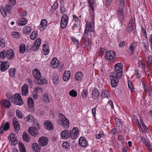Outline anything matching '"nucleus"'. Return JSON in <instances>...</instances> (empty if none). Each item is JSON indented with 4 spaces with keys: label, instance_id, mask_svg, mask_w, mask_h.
<instances>
[{
    "label": "nucleus",
    "instance_id": "f257e3e1",
    "mask_svg": "<svg viewBox=\"0 0 152 152\" xmlns=\"http://www.w3.org/2000/svg\"><path fill=\"white\" fill-rule=\"evenodd\" d=\"M15 55L14 50L11 49L4 50L0 53V58L2 59L7 58L11 60L14 58Z\"/></svg>",
    "mask_w": 152,
    "mask_h": 152
},
{
    "label": "nucleus",
    "instance_id": "f03ea898",
    "mask_svg": "<svg viewBox=\"0 0 152 152\" xmlns=\"http://www.w3.org/2000/svg\"><path fill=\"white\" fill-rule=\"evenodd\" d=\"M57 122L65 129H67L69 128V121L62 114H60L59 118L57 120Z\"/></svg>",
    "mask_w": 152,
    "mask_h": 152
},
{
    "label": "nucleus",
    "instance_id": "7ed1b4c3",
    "mask_svg": "<svg viewBox=\"0 0 152 152\" xmlns=\"http://www.w3.org/2000/svg\"><path fill=\"white\" fill-rule=\"evenodd\" d=\"M119 75L116 74H111L110 75V79L111 80V84L112 87L115 88L118 83V79L121 77Z\"/></svg>",
    "mask_w": 152,
    "mask_h": 152
},
{
    "label": "nucleus",
    "instance_id": "20e7f679",
    "mask_svg": "<svg viewBox=\"0 0 152 152\" xmlns=\"http://www.w3.org/2000/svg\"><path fill=\"white\" fill-rule=\"evenodd\" d=\"M116 53L113 50L108 51L106 52L104 56L105 59L110 62L114 61L115 60Z\"/></svg>",
    "mask_w": 152,
    "mask_h": 152
},
{
    "label": "nucleus",
    "instance_id": "39448f33",
    "mask_svg": "<svg viewBox=\"0 0 152 152\" xmlns=\"http://www.w3.org/2000/svg\"><path fill=\"white\" fill-rule=\"evenodd\" d=\"M79 133L78 128L76 127H74L70 131V137L73 140L76 139L79 137Z\"/></svg>",
    "mask_w": 152,
    "mask_h": 152
},
{
    "label": "nucleus",
    "instance_id": "423d86ee",
    "mask_svg": "<svg viewBox=\"0 0 152 152\" xmlns=\"http://www.w3.org/2000/svg\"><path fill=\"white\" fill-rule=\"evenodd\" d=\"M122 68V64L121 63H117L114 66L115 72L113 73L119 75L120 76H121L123 74Z\"/></svg>",
    "mask_w": 152,
    "mask_h": 152
},
{
    "label": "nucleus",
    "instance_id": "0eeeda50",
    "mask_svg": "<svg viewBox=\"0 0 152 152\" xmlns=\"http://www.w3.org/2000/svg\"><path fill=\"white\" fill-rule=\"evenodd\" d=\"M14 102L16 105H22L23 104L20 95L19 93H16L13 99Z\"/></svg>",
    "mask_w": 152,
    "mask_h": 152
},
{
    "label": "nucleus",
    "instance_id": "6e6552de",
    "mask_svg": "<svg viewBox=\"0 0 152 152\" xmlns=\"http://www.w3.org/2000/svg\"><path fill=\"white\" fill-rule=\"evenodd\" d=\"M99 94L98 89L96 88H94L92 91V93L91 94L90 98L91 100L93 101L95 100L98 99Z\"/></svg>",
    "mask_w": 152,
    "mask_h": 152
},
{
    "label": "nucleus",
    "instance_id": "1a4fd4ad",
    "mask_svg": "<svg viewBox=\"0 0 152 152\" xmlns=\"http://www.w3.org/2000/svg\"><path fill=\"white\" fill-rule=\"evenodd\" d=\"M49 141L48 139L46 137L42 136L39 138L38 139L39 145L42 146H45L47 145Z\"/></svg>",
    "mask_w": 152,
    "mask_h": 152
},
{
    "label": "nucleus",
    "instance_id": "9d476101",
    "mask_svg": "<svg viewBox=\"0 0 152 152\" xmlns=\"http://www.w3.org/2000/svg\"><path fill=\"white\" fill-rule=\"evenodd\" d=\"M10 66V63L7 61H0V70L2 72L7 70Z\"/></svg>",
    "mask_w": 152,
    "mask_h": 152
},
{
    "label": "nucleus",
    "instance_id": "9b49d317",
    "mask_svg": "<svg viewBox=\"0 0 152 152\" xmlns=\"http://www.w3.org/2000/svg\"><path fill=\"white\" fill-rule=\"evenodd\" d=\"M1 106L4 108L9 109L11 106L10 102L6 99H3L0 102Z\"/></svg>",
    "mask_w": 152,
    "mask_h": 152
},
{
    "label": "nucleus",
    "instance_id": "f8f14e48",
    "mask_svg": "<svg viewBox=\"0 0 152 152\" xmlns=\"http://www.w3.org/2000/svg\"><path fill=\"white\" fill-rule=\"evenodd\" d=\"M12 124L13 127L15 129V132L17 133L19 131L20 129V125L17 121L16 118H13L12 119Z\"/></svg>",
    "mask_w": 152,
    "mask_h": 152
},
{
    "label": "nucleus",
    "instance_id": "ddd939ff",
    "mask_svg": "<svg viewBox=\"0 0 152 152\" xmlns=\"http://www.w3.org/2000/svg\"><path fill=\"white\" fill-rule=\"evenodd\" d=\"M32 74L34 77L37 80H39L41 78L42 75L39 70L36 68L32 70Z\"/></svg>",
    "mask_w": 152,
    "mask_h": 152
},
{
    "label": "nucleus",
    "instance_id": "4468645a",
    "mask_svg": "<svg viewBox=\"0 0 152 152\" xmlns=\"http://www.w3.org/2000/svg\"><path fill=\"white\" fill-rule=\"evenodd\" d=\"M41 44V39L40 38H37L32 47V49L34 51H37L39 49Z\"/></svg>",
    "mask_w": 152,
    "mask_h": 152
},
{
    "label": "nucleus",
    "instance_id": "2eb2a0df",
    "mask_svg": "<svg viewBox=\"0 0 152 152\" xmlns=\"http://www.w3.org/2000/svg\"><path fill=\"white\" fill-rule=\"evenodd\" d=\"M44 126L45 129L48 130H52L54 127L53 123L49 120H46L45 121Z\"/></svg>",
    "mask_w": 152,
    "mask_h": 152
},
{
    "label": "nucleus",
    "instance_id": "dca6fc26",
    "mask_svg": "<svg viewBox=\"0 0 152 152\" xmlns=\"http://www.w3.org/2000/svg\"><path fill=\"white\" fill-rule=\"evenodd\" d=\"M124 7H120L117 12L120 20L121 22L123 23L124 21V15L123 14V9Z\"/></svg>",
    "mask_w": 152,
    "mask_h": 152
},
{
    "label": "nucleus",
    "instance_id": "f3484780",
    "mask_svg": "<svg viewBox=\"0 0 152 152\" xmlns=\"http://www.w3.org/2000/svg\"><path fill=\"white\" fill-rule=\"evenodd\" d=\"M79 144L81 147H86L88 145V143L85 138L84 137H80L79 140Z\"/></svg>",
    "mask_w": 152,
    "mask_h": 152
},
{
    "label": "nucleus",
    "instance_id": "a211bd4d",
    "mask_svg": "<svg viewBox=\"0 0 152 152\" xmlns=\"http://www.w3.org/2000/svg\"><path fill=\"white\" fill-rule=\"evenodd\" d=\"M28 131L34 137H36L39 134L37 129L35 127H30Z\"/></svg>",
    "mask_w": 152,
    "mask_h": 152
},
{
    "label": "nucleus",
    "instance_id": "6ab92c4d",
    "mask_svg": "<svg viewBox=\"0 0 152 152\" xmlns=\"http://www.w3.org/2000/svg\"><path fill=\"white\" fill-rule=\"evenodd\" d=\"M21 94L23 96H26L28 93V86L24 84L21 88Z\"/></svg>",
    "mask_w": 152,
    "mask_h": 152
},
{
    "label": "nucleus",
    "instance_id": "aec40b11",
    "mask_svg": "<svg viewBox=\"0 0 152 152\" xmlns=\"http://www.w3.org/2000/svg\"><path fill=\"white\" fill-rule=\"evenodd\" d=\"M70 131L65 129L61 133V137L63 139H66L70 137Z\"/></svg>",
    "mask_w": 152,
    "mask_h": 152
},
{
    "label": "nucleus",
    "instance_id": "412c9836",
    "mask_svg": "<svg viewBox=\"0 0 152 152\" xmlns=\"http://www.w3.org/2000/svg\"><path fill=\"white\" fill-rule=\"evenodd\" d=\"M24 119L26 122H30L33 124H35L36 120L32 115H28L24 118Z\"/></svg>",
    "mask_w": 152,
    "mask_h": 152
},
{
    "label": "nucleus",
    "instance_id": "4be33fe9",
    "mask_svg": "<svg viewBox=\"0 0 152 152\" xmlns=\"http://www.w3.org/2000/svg\"><path fill=\"white\" fill-rule=\"evenodd\" d=\"M59 61L57 60L56 57L54 58L51 62V65L52 67L53 68H56L59 66Z\"/></svg>",
    "mask_w": 152,
    "mask_h": 152
},
{
    "label": "nucleus",
    "instance_id": "5701e85b",
    "mask_svg": "<svg viewBox=\"0 0 152 152\" xmlns=\"http://www.w3.org/2000/svg\"><path fill=\"white\" fill-rule=\"evenodd\" d=\"M146 65L149 71L150 70V66H152V56L149 55L146 60Z\"/></svg>",
    "mask_w": 152,
    "mask_h": 152
},
{
    "label": "nucleus",
    "instance_id": "b1692460",
    "mask_svg": "<svg viewBox=\"0 0 152 152\" xmlns=\"http://www.w3.org/2000/svg\"><path fill=\"white\" fill-rule=\"evenodd\" d=\"M83 76V73L80 72H78L75 75V80H77L79 81H81Z\"/></svg>",
    "mask_w": 152,
    "mask_h": 152
},
{
    "label": "nucleus",
    "instance_id": "393cba45",
    "mask_svg": "<svg viewBox=\"0 0 152 152\" xmlns=\"http://www.w3.org/2000/svg\"><path fill=\"white\" fill-rule=\"evenodd\" d=\"M33 150L35 152H39L41 150V147L37 143H34L31 145Z\"/></svg>",
    "mask_w": 152,
    "mask_h": 152
},
{
    "label": "nucleus",
    "instance_id": "a878e982",
    "mask_svg": "<svg viewBox=\"0 0 152 152\" xmlns=\"http://www.w3.org/2000/svg\"><path fill=\"white\" fill-rule=\"evenodd\" d=\"M23 140L27 142H29L30 141V136L26 132H24L22 134Z\"/></svg>",
    "mask_w": 152,
    "mask_h": 152
},
{
    "label": "nucleus",
    "instance_id": "bb28decb",
    "mask_svg": "<svg viewBox=\"0 0 152 152\" xmlns=\"http://www.w3.org/2000/svg\"><path fill=\"white\" fill-rule=\"evenodd\" d=\"M70 72L69 70H66L65 72L63 77L64 81H66L68 80L70 77Z\"/></svg>",
    "mask_w": 152,
    "mask_h": 152
},
{
    "label": "nucleus",
    "instance_id": "cd10ccee",
    "mask_svg": "<svg viewBox=\"0 0 152 152\" xmlns=\"http://www.w3.org/2000/svg\"><path fill=\"white\" fill-rule=\"evenodd\" d=\"M8 138L10 142H15L17 141L16 135L14 134L10 133L8 136Z\"/></svg>",
    "mask_w": 152,
    "mask_h": 152
},
{
    "label": "nucleus",
    "instance_id": "c85d7f7f",
    "mask_svg": "<svg viewBox=\"0 0 152 152\" xmlns=\"http://www.w3.org/2000/svg\"><path fill=\"white\" fill-rule=\"evenodd\" d=\"M42 50L44 54L46 55L49 53V49L48 46L46 44H43L42 45Z\"/></svg>",
    "mask_w": 152,
    "mask_h": 152
},
{
    "label": "nucleus",
    "instance_id": "c756f323",
    "mask_svg": "<svg viewBox=\"0 0 152 152\" xmlns=\"http://www.w3.org/2000/svg\"><path fill=\"white\" fill-rule=\"evenodd\" d=\"M110 96L109 91L107 90H104L102 91L101 93V96L103 98H108Z\"/></svg>",
    "mask_w": 152,
    "mask_h": 152
},
{
    "label": "nucleus",
    "instance_id": "7c9ffc66",
    "mask_svg": "<svg viewBox=\"0 0 152 152\" xmlns=\"http://www.w3.org/2000/svg\"><path fill=\"white\" fill-rule=\"evenodd\" d=\"M137 43L136 42H134L130 45L129 46V50L132 54L134 53V49L137 47Z\"/></svg>",
    "mask_w": 152,
    "mask_h": 152
},
{
    "label": "nucleus",
    "instance_id": "2f4dec72",
    "mask_svg": "<svg viewBox=\"0 0 152 152\" xmlns=\"http://www.w3.org/2000/svg\"><path fill=\"white\" fill-rule=\"evenodd\" d=\"M27 103L28 106L30 108H33L34 103L33 99L31 97H28L27 99Z\"/></svg>",
    "mask_w": 152,
    "mask_h": 152
},
{
    "label": "nucleus",
    "instance_id": "473e14b6",
    "mask_svg": "<svg viewBox=\"0 0 152 152\" xmlns=\"http://www.w3.org/2000/svg\"><path fill=\"white\" fill-rule=\"evenodd\" d=\"M26 50V46L24 44H21L19 46V53L21 54L24 53Z\"/></svg>",
    "mask_w": 152,
    "mask_h": 152
},
{
    "label": "nucleus",
    "instance_id": "72a5a7b5",
    "mask_svg": "<svg viewBox=\"0 0 152 152\" xmlns=\"http://www.w3.org/2000/svg\"><path fill=\"white\" fill-rule=\"evenodd\" d=\"M88 90L85 88L83 89L81 92V95L82 98L83 99L86 98L88 95Z\"/></svg>",
    "mask_w": 152,
    "mask_h": 152
},
{
    "label": "nucleus",
    "instance_id": "f704fd0d",
    "mask_svg": "<svg viewBox=\"0 0 152 152\" xmlns=\"http://www.w3.org/2000/svg\"><path fill=\"white\" fill-rule=\"evenodd\" d=\"M94 22L92 21L90 22H88L86 23L85 28H92L94 27Z\"/></svg>",
    "mask_w": 152,
    "mask_h": 152
},
{
    "label": "nucleus",
    "instance_id": "c9c22d12",
    "mask_svg": "<svg viewBox=\"0 0 152 152\" xmlns=\"http://www.w3.org/2000/svg\"><path fill=\"white\" fill-rule=\"evenodd\" d=\"M135 27L134 21L133 19L130 20L128 25V27L130 28H133Z\"/></svg>",
    "mask_w": 152,
    "mask_h": 152
},
{
    "label": "nucleus",
    "instance_id": "e433bc0d",
    "mask_svg": "<svg viewBox=\"0 0 152 152\" xmlns=\"http://www.w3.org/2000/svg\"><path fill=\"white\" fill-rule=\"evenodd\" d=\"M27 22V20L25 18H23L20 20L19 22L18 23V26H24Z\"/></svg>",
    "mask_w": 152,
    "mask_h": 152
},
{
    "label": "nucleus",
    "instance_id": "4c0bfd02",
    "mask_svg": "<svg viewBox=\"0 0 152 152\" xmlns=\"http://www.w3.org/2000/svg\"><path fill=\"white\" fill-rule=\"evenodd\" d=\"M47 21L46 19H42L41 22L40 24L41 27L43 28H45L47 27Z\"/></svg>",
    "mask_w": 152,
    "mask_h": 152
},
{
    "label": "nucleus",
    "instance_id": "58836bf2",
    "mask_svg": "<svg viewBox=\"0 0 152 152\" xmlns=\"http://www.w3.org/2000/svg\"><path fill=\"white\" fill-rule=\"evenodd\" d=\"M47 83V81L44 78L41 79H40L39 80H37L36 82V84L37 85H41L43 83L46 84Z\"/></svg>",
    "mask_w": 152,
    "mask_h": 152
},
{
    "label": "nucleus",
    "instance_id": "ea45409f",
    "mask_svg": "<svg viewBox=\"0 0 152 152\" xmlns=\"http://www.w3.org/2000/svg\"><path fill=\"white\" fill-rule=\"evenodd\" d=\"M138 65L139 67L142 69H145L146 68L145 65L143 63L142 60H139L138 61Z\"/></svg>",
    "mask_w": 152,
    "mask_h": 152
},
{
    "label": "nucleus",
    "instance_id": "a19ab883",
    "mask_svg": "<svg viewBox=\"0 0 152 152\" xmlns=\"http://www.w3.org/2000/svg\"><path fill=\"white\" fill-rule=\"evenodd\" d=\"M1 126L4 129V131H7L10 128V125L9 122H7L4 125H2Z\"/></svg>",
    "mask_w": 152,
    "mask_h": 152
},
{
    "label": "nucleus",
    "instance_id": "79ce46f5",
    "mask_svg": "<svg viewBox=\"0 0 152 152\" xmlns=\"http://www.w3.org/2000/svg\"><path fill=\"white\" fill-rule=\"evenodd\" d=\"M38 36V32L37 31H34L32 32L31 34L30 35L31 39L32 40L35 39Z\"/></svg>",
    "mask_w": 152,
    "mask_h": 152
},
{
    "label": "nucleus",
    "instance_id": "37998d69",
    "mask_svg": "<svg viewBox=\"0 0 152 152\" xmlns=\"http://www.w3.org/2000/svg\"><path fill=\"white\" fill-rule=\"evenodd\" d=\"M15 95V94H11L10 92H8L6 94V96L8 99L13 101V99Z\"/></svg>",
    "mask_w": 152,
    "mask_h": 152
},
{
    "label": "nucleus",
    "instance_id": "c03bdc74",
    "mask_svg": "<svg viewBox=\"0 0 152 152\" xmlns=\"http://www.w3.org/2000/svg\"><path fill=\"white\" fill-rule=\"evenodd\" d=\"M58 6V4L57 1H56L53 4V6L51 7L52 10H51V12L52 13L54 12L57 8Z\"/></svg>",
    "mask_w": 152,
    "mask_h": 152
},
{
    "label": "nucleus",
    "instance_id": "a18cd8bd",
    "mask_svg": "<svg viewBox=\"0 0 152 152\" xmlns=\"http://www.w3.org/2000/svg\"><path fill=\"white\" fill-rule=\"evenodd\" d=\"M67 23V20H65V21L64 20H61V23L60 26L62 28H66Z\"/></svg>",
    "mask_w": 152,
    "mask_h": 152
},
{
    "label": "nucleus",
    "instance_id": "49530a36",
    "mask_svg": "<svg viewBox=\"0 0 152 152\" xmlns=\"http://www.w3.org/2000/svg\"><path fill=\"white\" fill-rule=\"evenodd\" d=\"M104 136V132L102 131H100L98 133L96 134V138L99 139L102 137H103Z\"/></svg>",
    "mask_w": 152,
    "mask_h": 152
},
{
    "label": "nucleus",
    "instance_id": "de8ad7c7",
    "mask_svg": "<svg viewBox=\"0 0 152 152\" xmlns=\"http://www.w3.org/2000/svg\"><path fill=\"white\" fill-rule=\"evenodd\" d=\"M15 68H11L10 69L9 73L10 75L12 78L15 77Z\"/></svg>",
    "mask_w": 152,
    "mask_h": 152
},
{
    "label": "nucleus",
    "instance_id": "09e8293b",
    "mask_svg": "<svg viewBox=\"0 0 152 152\" xmlns=\"http://www.w3.org/2000/svg\"><path fill=\"white\" fill-rule=\"evenodd\" d=\"M43 100L44 102L47 103L50 102L49 97L48 94L46 93L44 94L43 97Z\"/></svg>",
    "mask_w": 152,
    "mask_h": 152
},
{
    "label": "nucleus",
    "instance_id": "8fccbe9b",
    "mask_svg": "<svg viewBox=\"0 0 152 152\" xmlns=\"http://www.w3.org/2000/svg\"><path fill=\"white\" fill-rule=\"evenodd\" d=\"M69 94L72 97H76L77 96V94L76 91L72 90L69 92Z\"/></svg>",
    "mask_w": 152,
    "mask_h": 152
},
{
    "label": "nucleus",
    "instance_id": "3c124183",
    "mask_svg": "<svg viewBox=\"0 0 152 152\" xmlns=\"http://www.w3.org/2000/svg\"><path fill=\"white\" fill-rule=\"evenodd\" d=\"M115 122L116 124L118 127H121L122 126V124L121 121L118 118H115Z\"/></svg>",
    "mask_w": 152,
    "mask_h": 152
},
{
    "label": "nucleus",
    "instance_id": "603ef678",
    "mask_svg": "<svg viewBox=\"0 0 152 152\" xmlns=\"http://www.w3.org/2000/svg\"><path fill=\"white\" fill-rule=\"evenodd\" d=\"M128 86L130 90L132 92L134 91V88L132 83L129 81H128Z\"/></svg>",
    "mask_w": 152,
    "mask_h": 152
},
{
    "label": "nucleus",
    "instance_id": "864d4df0",
    "mask_svg": "<svg viewBox=\"0 0 152 152\" xmlns=\"http://www.w3.org/2000/svg\"><path fill=\"white\" fill-rule=\"evenodd\" d=\"M63 147L65 149H68L70 148V144L69 142H65L62 143Z\"/></svg>",
    "mask_w": 152,
    "mask_h": 152
},
{
    "label": "nucleus",
    "instance_id": "5fc2aeb1",
    "mask_svg": "<svg viewBox=\"0 0 152 152\" xmlns=\"http://www.w3.org/2000/svg\"><path fill=\"white\" fill-rule=\"evenodd\" d=\"M19 148L20 152H26L24 145L22 143L19 144Z\"/></svg>",
    "mask_w": 152,
    "mask_h": 152
},
{
    "label": "nucleus",
    "instance_id": "6e6d98bb",
    "mask_svg": "<svg viewBox=\"0 0 152 152\" xmlns=\"http://www.w3.org/2000/svg\"><path fill=\"white\" fill-rule=\"evenodd\" d=\"M16 114L18 117L19 119H22L23 117L22 113L18 110H16Z\"/></svg>",
    "mask_w": 152,
    "mask_h": 152
},
{
    "label": "nucleus",
    "instance_id": "4d7b16f0",
    "mask_svg": "<svg viewBox=\"0 0 152 152\" xmlns=\"http://www.w3.org/2000/svg\"><path fill=\"white\" fill-rule=\"evenodd\" d=\"M0 11L2 15L4 17L7 16V12L6 11L5 9L2 7L0 9Z\"/></svg>",
    "mask_w": 152,
    "mask_h": 152
},
{
    "label": "nucleus",
    "instance_id": "13d9d810",
    "mask_svg": "<svg viewBox=\"0 0 152 152\" xmlns=\"http://www.w3.org/2000/svg\"><path fill=\"white\" fill-rule=\"evenodd\" d=\"M71 39L75 44L77 45H79V41L78 39L74 37H72L71 38Z\"/></svg>",
    "mask_w": 152,
    "mask_h": 152
},
{
    "label": "nucleus",
    "instance_id": "bf43d9fd",
    "mask_svg": "<svg viewBox=\"0 0 152 152\" xmlns=\"http://www.w3.org/2000/svg\"><path fill=\"white\" fill-rule=\"evenodd\" d=\"M87 1L89 7L91 8L92 11H94V4L91 2L90 0H87Z\"/></svg>",
    "mask_w": 152,
    "mask_h": 152
},
{
    "label": "nucleus",
    "instance_id": "052dcab7",
    "mask_svg": "<svg viewBox=\"0 0 152 152\" xmlns=\"http://www.w3.org/2000/svg\"><path fill=\"white\" fill-rule=\"evenodd\" d=\"M106 52V50L104 49L103 48H100V49H99V54L100 56H103L105 53Z\"/></svg>",
    "mask_w": 152,
    "mask_h": 152
},
{
    "label": "nucleus",
    "instance_id": "680f3d73",
    "mask_svg": "<svg viewBox=\"0 0 152 152\" xmlns=\"http://www.w3.org/2000/svg\"><path fill=\"white\" fill-rule=\"evenodd\" d=\"M12 7V6L11 5H6L5 10L8 13H10L11 12Z\"/></svg>",
    "mask_w": 152,
    "mask_h": 152
},
{
    "label": "nucleus",
    "instance_id": "e2e57ef3",
    "mask_svg": "<svg viewBox=\"0 0 152 152\" xmlns=\"http://www.w3.org/2000/svg\"><path fill=\"white\" fill-rule=\"evenodd\" d=\"M97 105H96L92 109V113L93 116L94 117H96V109L97 107Z\"/></svg>",
    "mask_w": 152,
    "mask_h": 152
},
{
    "label": "nucleus",
    "instance_id": "0e129e2a",
    "mask_svg": "<svg viewBox=\"0 0 152 152\" xmlns=\"http://www.w3.org/2000/svg\"><path fill=\"white\" fill-rule=\"evenodd\" d=\"M117 132V129L115 128L113 129L110 132V133L113 134V137L114 138L115 137V135Z\"/></svg>",
    "mask_w": 152,
    "mask_h": 152
},
{
    "label": "nucleus",
    "instance_id": "69168bd1",
    "mask_svg": "<svg viewBox=\"0 0 152 152\" xmlns=\"http://www.w3.org/2000/svg\"><path fill=\"white\" fill-rule=\"evenodd\" d=\"M35 91L38 93H42V89L41 88V87L37 86L35 88Z\"/></svg>",
    "mask_w": 152,
    "mask_h": 152
},
{
    "label": "nucleus",
    "instance_id": "338daca9",
    "mask_svg": "<svg viewBox=\"0 0 152 152\" xmlns=\"http://www.w3.org/2000/svg\"><path fill=\"white\" fill-rule=\"evenodd\" d=\"M53 82L54 84H57L58 82V76H54L53 78Z\"/></svg>",
    "mask_w": 152,
    "mask_h": 152
},
{
    "label": "nucleus",
    "instance_id": "774afa93",
    "mask_svg": "<svg viewBox=\"0 0 152 152\" xmlns=\"http://www.w3.org/2000/svg\"><path fill=\"white\" fill-rule=\"evenodd\" d=\"M12 36L15 38H18L19 37V33L16 31H13L12 32Z\"/></svg>",
    "mask_w": 152,
    "mask_h": 152
}]
</instances>
